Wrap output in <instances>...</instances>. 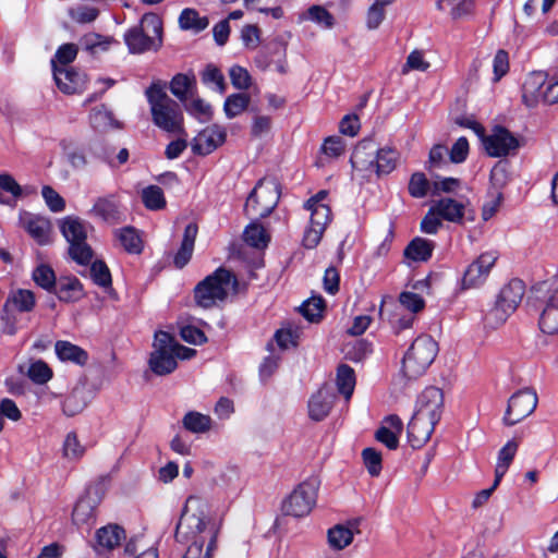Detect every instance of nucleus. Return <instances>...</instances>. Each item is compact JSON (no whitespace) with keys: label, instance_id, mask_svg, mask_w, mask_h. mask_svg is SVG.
<instances>
[{"label":"nucleus","instance_id":"f257e3e1","mask_svg":"<svg viewBox=\"0 0 558 558\" xmlns=\"http://www.w3.org/2000/svg\"><path fill=\"white\" fill-rule=\"evenodd\" d=\"M220 523L208 515V506L199 497L190 496L175 529V539L189 544L183 558H210L216 549Z\"/></svg>","mask_w":558,"mask_h":558},{"label":"nucleus","instance_id":"f03ea898","mask_svg":"<svg viewBox=\"0 0 558 558\" xmlns=\"http://www.w3.org/2000/svg\"><path fill=\"white\" fill-rule=\"evenodd\" d=\"M442 412V390L434 386L425 388L417 397L414 414L408 424V438L413 448L422 447L430 438Z\"/></svg>","mask_w":558,"mask_h":558},{"label":"nucleus","instance_id":"7ed1b4c3","mask_svg":"<svg viewBox=\"0 0 558 558\" xmlns=\"http://www.w3.org/2000/svg\"><path fill=\"white\" fill-rule=\"evenodd\" d=\"M400 153L390 146L378 147L372 138L362 140L354 148L350 158L353 170L363 178L387 175L396 168Z\"/></svg>","mask_w":558,"mask_h":558},{"label":"nucleus","instance_id":"20e7f679","mask_svg":"<svg viewBox=\"0 0 558 558\" xmlns=\"http://www.w3.org/2000/svg\"><path fill=\"white\" fill-rule=\"evenodd\" d=\"M236 277L226 268H218L194 288V300L199 307L210 308L223 302L230 292H235Z\"/></svg>","mask_w":558,"mask_h":558},{"label":"nucleus","instance_id":"39448f33","mask_svg":"<svg viewBox=\"0 0 558 558\" xmlns=\"http://www.w3.org/2000/svg\"><path fill=\"white\" fill-rule=\"evenodd\" d=\"M146 97L153 121L159 129L169 133H178L182 130L183 117L180 107L167 95L162 85L153 84L146 90Z\"/></svg>","mask_w":558,"mask_h":558},{"label":"nucleus","instance_id":"423d86ee","mask_svg":"<svg viewBox=\"0 0 558 558\" xmlns=\"http://www.w3.org/2000/svg\"><path fill=\"white\" fill-rule=\"evenodd\" d=\"M162 23L155 13H146L138 25L124 34V41L131 53L156 50L161 45Z\"/></svg>","mask_w":558,"mask_h":558},{"label":"nucleus","instance_id":"0eeeda50","mask_svg":"<svg viewBox=\"0 0 558 558\" xmlns=\"http://www.w3.org/2000/svg\"><path fill=\"white\" fill-rule=\"evenodd\" d=\"M438 353L437 342L428 335H421L411 343L402 359V373L409 379L423 375Z\"/></svg>","mask_w":558,"mask_h":558},{"label":"nucleus","instance_id":"6e6552de","mask_svg":"<svg viewBox=\"0 0 558 558\" xmlns=\"http://www.w3.org/2000/svg\"><path fill=\"white\" fill-rule=\"evenodd\" d=\"M327 191H319L304 204V208L310 211V226L305 229L303 235V245L306 248L316 247L322 236L331 221V210L326 203Z\"/></svg>","mask_w":558,"mask_h":558},{"label":"nucleus","instance_id":"1a4fd4ad","mask_svg":"<svg viewBox=\"0 0 558 558\" xmlns=\"http://www.w3.org/2000/svg\"><path fill=\"white\" fill-rule=\"evenodd\" d=\"M525 293L524 282L520 279L510 280L500 290L495 305L485 315V323L496 328L502 325L517 310Z\"/></svg>","mask_w":558,"mask_h":558},{"label":"nucleus","instance_id":"9d476101","mask_svg":"<svg viewBox=\"0 0 558 558\" xmlns=\"http://www.w3.org/2000/svg\"><path fill=\"white\" fill-rule=\"evenodd\" d=\"M88 223L77 217H65L60 223V230L69 242V254L80 265H88L93 258V251L87 244Z\"/></svg>","mask_w":558,"mask_h":558},{"label":"nucleus","instance_id":"9b49d317","mask_svg":"<svg viewBox=\"0 0 558 558\" xmlns=\"http://www.w3.org/2000/svg\"><path fill=\"white\" fill-rule=\"evenodd\" d=\"M280 198L279 186L274 179H262L248 195L244 210L252 219L269 216Z\"/></svg>","mask_w":558,"mask_h":558},{"label":"nucleus","instance_id":"f8f14e48","mask_svg":"<svg viewBox=\"0 0 558 558\" xmlns=\"http://www.w3.org/2000/svg\"><path fill=\"white\" fill-rule=\"evenodd\" d=\"M541 308L539 328L544 333H558V280L544 281L535 287Z\"/></svg>","mask_w":558,"mask_h":558},{"label":"nucleus","instance_id":"ddd939ff","mask_svg":"<svg viewBox=\"0 0 558 558\" xmlns=\"http://www.w3.org/2000/svg\"><path fill=\"white\" fill-rule=\"evenodd\" d=\"M318 482L315 478L302 482L283 501L282 510L288 515H307L316 504Z\"/></svg>","mask_w":558,"mask_h":558},{"label":"nucleus","instance_id":"4468645a","mask_svg":"<svg viewBox=\"0 0 558 558\" xmlns=\"http://www.w3.org/2000/svg\"><path fill=\"white\" fill-rule=\"evenodd\" d=\"M171 335L166 331H157L154 339V350L149 357V367L158 376L171 374L178 366L173 349L171 348Z\"/></svg>","mask_w":558,"mask_h":558},{"label":"nucleus","instance_id":"2eb2a0df","mask_svg":"<svg viewBox=\"0 0 558 558\" xmlns=\"http://www.w3.org/2000/svg\"><path fill=\"white\" fill-rule=\"evenodd\" d=\"M105 494L104 485L97 484L87 489L74 506L72 522L77 529L89 531L96 522V509L101 502Z\"/></svg>","mask_w":558,"mask_h":558},{"label":"nucleus","instance_id":"dca6fc26","mask_svg":"<svg viewBox=\"0 0 558 558\" xmlns=\"http://www.w3.org/2000/svg\"><path fill=\"white\" fill-rule=\"evenodd\" d=\"M538 398L534 390L525 388L513 393L504 415V424L513 426L531 415L537 407Z\"/></svg>","mask_w":558,"mask_h":558},{"label":"nucleus","instance_id":"f3484780","mask_svg":"<svg viewBox=\"0 0 558 558\" xmlns=\"http://www.w3.org/2000/svg\"><path fill=\"white\" fill-rule=\"evenodd\" d=\"M486 153L492 157L507 156L519 146L518 140L505 128L495 126L489 135H482Z\"/></svg>","mask_w":558,"mask_h":558},{"label":"nucleus","instance_id":"a211bd4d","mask_svg":"<svg viewBox=\"0 0 558 558\" xmlns=\"http://www.w3.org/2000/svg\"><path fill=\"white\" fill-rule=\"evenodd\" d=\"M496 260L497 254L495 252H486L481 254L465 269L462 279L463 288L470 289L482 286L486 281Z\"/></svg>","mask_w":558,"mask_h":558},{"label":"nucleus","instance_id":"6ab92c4d","mask_svg":"<svg viewBox=\"0 0 558 558\" xmlns=\"http://www.w3.org/2000/svg\"><path fill=\"white\" fill-rule=\"evenodd\" d=\"M226 138V128L219 124L209 125L194 138L193 151L199 155H208L221 146Z\"/></svg>","mask_w":558,"mask_h":558},{"label":"nucleus","instance_id":"aec40b11","mask_svg":"<svg viewBox=\"0 0 558 558\" xmlns=\"http://www.w3.org/2000/svg\"><path fill=\"white\" fill-rule=\"evenodd\" d=\"M53 77L58 88L64 94L82 93L86 86V76L72 68H60L52 62Z\"/></svg>","mask_w":558,"mask_h":558},{"label":"nucleus","instance_id":"412c9836","mask_svg":"<svg viewBox=\"0 0 558 558\" xmlns=\"http://www.w3.org/2000/svg\"><path fill=\"white\" fill-rule=\"evenodd\" d=\"M402 430V420L396 414H390L384 418L381 426L376 432L375 437L388 449L395 450L399 446V436L401 435Z\"/></svg>","mask_w":558,"mask_h":558},{"label":"nucleus","instance_id":"4be33fe9","mask_svg":"<svg viewBox=\"0 0 558 558\" xmlns=\"http://www.w3.org/2000/svg\"><path fill=\"white\" fill-rule=\"evenodd\" d=\"M21 225L38 244L45 245L49 242L51 225L48 219L24 213L21 216Z\"/></svg>","mask_w":558,"mask_h":558},{"label":"nucleus","instance_id":"5701e85b","mask_svg":"<svg viewBox=\"0 0 558 558\" xmlns=\"http://www.w3.org/2000/svg\"><path fill=\"white\" fill-rule=\"evenodd\" d=\"M335 402L333 392L327 388H320L308 400V415L313 421H323L330 412Z\"/></svg>","mask_w":558,"mask_h":558},{"label":"nucleus","instance_id":"b1692460","mask_svg":"<svg viewBox=\"0 0 558 558\" xmlns=\"http://www.w3.org/2000/svg\"><path fill=\"white\" fill-rule=\"evenodd\" d=\"M62 302L71 303L84 296L83 286L74 276H63L57 280L52 290Z\"/></svg>","mask_w":558,"mask_h":558},{"label":"nucleus","instance_id":"393cba45","mask_svg":"<svg viewBox=\"0 0 558 558\" xmlns=\"http://www.w3.org/2000/svg\"><path fill=\"white\" fill-rule=\"evenodd\" d=\"M89 215L109 223L118 222L121 217L118 203L112 195L98 197L89 210Z\"/></svg>","mask_w":558,"mask_h":558},{"label":"nucleus","instance_id":"a878e982","mask_svg":"<svg viewBox=\"0 0 558 558\" xmlns=\"http://www.w3.org/2000/svg\"><path fill=\"white\" fill-rule=\"evenodd\" d=\"M432 206L441 220L453 223H461L463 220L465 206L462 202L451 197H444L436 201Z\"/></svg>","mask_w":558,"mask_h":558},{"label":"nucleus","instance_id":"bb28decb","mask_svg":"<svg viewBox=\"0 0 558 558\" xmlns=\"http://www.w3.org/2000/svg\"><path fill=\"white\" fill-rule=\"evenodd\" d=\"M125 538L124 530L117 524H108L96 532V550H112Z\"/></svg>","mask_w":558,"mask_h":558},{"label":"nucleus","instance_id":"cd10ccee","mask_svg":"<svg viewBox=\"0 0 558 558\" xmlns=\"http://www.w3.org/2000/svg\"><path fill=\"white\" fill-rule=\"evenodd\" d=\"M170 90L180 101H186L196 93L195 75L192 72L178 73L170 82Z\"/></svg>","mask_w":558,"mask_h":558},{"label":"nucleus","instance_id":"c85d7f7f","mask_svg":"<svg viewBox=\"0 0 558 558\" xmlns=\"http://www.w3.org/2000/svg\"><path fill=\"white\" fill-rule=\"evenodd\" d=\"M197 234V226L194 223H190L185 227L182 243L177 254L174 255L173 263L177 268H183L191 259L195 239Z\"/></svg>","mask_w":558,"mask_h":558},{"label":"nucleus","instance_id":"c756f323","mask_svg":"<svg viewBox=\"0 0 558 558\" xmlns=\"http://www.w3.org/2000/svg\"><path fill=\"white\" fill-rule=\"evenodd\" d=\"M24 189L9 173H0V204L14 206L23 197Z\"/></svg>","mask_w":558,"mask_h":558},{"label":"nucleus","instance_id":"7c9ffc66","mask_svg":"<svg viewBox=\"0 0 558 558\" xmlns=\"http://www.w3.org/2000/svg\"><path fill=\"white\" fill-rule=\"evenodd\" d=\"M57 356L63 362H72L76 365H84L88 360V354L81 347L70 341L59 340L54 344Z\"/></svg>","mask_w":558,"mask_h":558},{"label":"nucleus","instance_id":"2f4dec72","mask_svg":"<svg viewBox=\"0 0 558 558\" xmlns=\"http://www.w3.org/2000/svg\"><path fill=\"white\" fill-rule=\"evenodd\" d=\"M518 442L515 440H509L507 444L499 450L497 457V463L495 468V480L494 487H497L507 473L510 464L512 463L514 456L518 451Z\"/></svg>","mask_w":558,"mask_h":558},{"label":"nucleus","instance_id":"473e14b6","mask_svg":"<svg viewBox=\"0 0 558 558\" xmlns=\"http://www.w3.org/2000/svg\"><path fill=\"white\" fill-rule=\"evenodd\" d=\"M434 248V241L417 236L407 245L404 256L413 262H426L432 257Z\"/></svg>","mask_w":558,"mask_h":558},{"label":"nucleus","instance_id":"72a5a7b5","mask_svg":"<svg viewBox=\"0 0 558 558\" xmlns=\"http://www.w3.org/2000/svg\"><path fill=\"white\" fill-rule=\"evenodd\" d=\"M120 245L131 254H140L143 250V242L136 229L124 227L114 231Z\"/></svg>","mask_w":558,"mask_h":558},{"label":"nucleus","instance_id":"f704fd0d","mask_svg":"<svg viewBox=\"0 0 558 558\" xmlns=\"http://www.w3.org/2000/svg\"><path fill=\"white\" fill-rule=\"evenodd\" d=\"M182 425L190 433L204 434L211 429L213 420L209 415L190 411L183 416Z\"/></svg>","mask_w":558,"mask_h":558},{"label":"nucleus","instance_id":"c9c22d12","mask_svg":"<svg viewBox=\"0 0 558 558\" xmlns=\"http://www.w3.org/2000/svg\"><path fill=\"white\" fill-rule=\"evenodd\" d=\"M89 119L92 126L98 131L121 128V123L114 119L113 113L105 106L95 107Z\"/></svg>","mask_w":558,"mask_h":558},{"label":"nucleus","instance_id":"e433bc0d","mask_svg":"<svg viewBox=\"0 0 558 558\" xmlns=\"http://www.w3.org/2000/svg\"><path fill=\"white\" fill-rule=\"evenodd\" d=\"M352 529L343 524H337L328 530L327 538L329 546L335 550L348 547L353 541Z\"/></svg>","mask_w":558,"mask_h":558},{"label":"nucleus","instance_id":"4c0bfd02","mask_svg":"<svg viewBox=\"0 0 558 558\" xmlns=\"http://www.w3.org/2000/svg\"><path fill=\"white\" fill-rule=\"evenodd\" d=\"M87 405L86 390L84 387H75L64 399L62 411L66 416H74Z\"/></svg>","mask_w":558,"mask_h":558},{"label":"nucleus","instance_id":"58836bf2","mask_svg":"<svg viewBox=\"0 0 558 558\" xmlns=\"http://www.w3.org/2000/svg\"><path fill=\"white\" fill-rule=\"evenodd\" d=\"M437 8L441 11L449 10L453 20H460L472 14L474 9L473 0H438Z\"/></svg>","mask_w":558,"mask_h":558},{"label":"nucleus","instance_id":"ea45409f","mask_svg":"<svg viewBox=\"0 0 558 558\" xmlns=\"http://www.w3.org/2000/svg\"><path fill=\"white\" fill-rule=\"evenodd\" d=\"M336 383L338 391L345 398V400H349L355 387V374L353 368L347 364H341L337 368Z\"/></svg>","mask_w":558,"mask_h":558},{"label":"nucleus","instance_id":"a19ab883","mask_svg":"<svg viewBox=\"0 0 558 558\" xmlns=\"http://www.w3.org/2000/svg\"><path fill=\"white\" fill-rule=\"evenodd\" d=\"M546 83V74L544 72H533L529 75L523 84V98L531 97L534 101L543 99L545 92L544 85Z\"/></svg>","mask_w":558,"mask_h":558},{"label":"nucleus","instance_id":"79ce46f5","mask_svg":"<svg viewBox=\"0 0 558 558\" xmlns=\"http://www.w3.org/2000/svg\"><path fill=\"white\" fill-rule=\"evenodd\" d=\"M185 110L201 122H207L213 117V108L204 99L199 98L195 94L183 101Z\"/></svg>","mask_w":558,"mask_h":558},{"label":"nucleus","instance_id":"37998d69","mask_svg":"<svg viewBox=\"0 0 558 558\" xmlns=\"http://www.w3.org/2000/svg\"><path fill=\"white\" fill-rule=\"evenodd\" d=\"M201 80L204 85L219 94H223L226 92L225 76L214 64L206 65L201 73Z\"/></svg>","mask_w":558,"mask_h":558},{"label":"nucleus","instance_id":"c03bdc74","mask_svg":"<svg viewBox=\"0 0 558 558\" xmlns=\"http://www.w3.org/2000/svg\"><path fill=\"white\" fill-rule=\"evenodd\" d=\"M243 239L246 244L256 248L266 247L269 241V236L267 235L264 227L256 221L250 223L245 228Z\"/></svg>","mask_w":558,"mask_h":558},{"label":"nucleus","instance_id":"a18cd8bd","mask_svg":"<svg viewBox=\"0 0 558 558\" xmlns=\"http://www.w3.org/2000/svg\"><path fill=\"white\" fill-rule=\"evenodd\" d=\"M250 97L246 94L238 93L229 95L223 104V111L228 119H233L246 110Z\"/></svg>","mask_w":558,"mask_h":558},{"label":"nucleus","instance_id":"49530a36","mask_svg":"<svg viewBox=\"0 0 558 558\" xmlns=\"http://www.w3.org/2000/svg\"><path fill=\"white\" fill-rule=\"evenodd\" d=\"M179 24L182 29L201 32L208 26V19L199 16L194 9H184L179 16Z\"/></svg>","mask_w":558,"mask_h":558},{"label":"nucleus","instance_id":"de8ad7c7","mask_svg":"<svg viewBox=\"0 0 558 558\" xmlns=\"http://www.w3.org/2000/svg\"><path fill=\"white\" fill-rule=\"evenodd\" d=\"M304 20H308L318 26L330 29L335 24L332 14L322 5H312L303 15Z\"/></svg>","mask_w":558,"mask_h":558},{"label":"nucleus","instance_id":"09e8293b","mask_svg":"<svg viewBox=\"0 0 558 558\" xmlns=\"http://www.w3.org/2000/svg\"><path fill=\"white\" fill-rule=\"evenodd\" d=\"M33 280L40 288L51 292L57 283V278L52 268L48 265L40 264L33 270Z\"/></svg>","mask_w":558,"mask_h":558},{"label":"nucleus","instance_id":"8fccbe9b","mask_svg":"<svg viewBox=\"0 0 558 558\" xmlns=\"http://www.w3.org/2000/svg\"><path fill=\"white\" fill-rule=\"evenodd\" d=\"M68 14L72 21L78 24H87L94 22L98 15L99 10L88 4H77L68 10Z\"/></svg>","mask_w":558,"mask_h":558},{"label":"nucleus","instance_id":"3c124183","mask_svg":"<svg viewBox=\"0 0 558 558\" xmlns=\"http://www.w3.org/2000/svg\"><path fill=\"white\" fill-rule=\"evenodd\" d=\"M142 201L146 208L159 210L165 207L166 199L161 187L149 185L142 191Z\"/></svg>","mask_w":558,"mask_h":558},{"label":"nucleus","instance_id":"603ef678","mask_svg":"<svg viewBox=\"0 0 558 558\" xmlns=\"http://www.w3.org/2000/svg\"><path fill=\"white\" fill-rule=\"evenodd\" d=\"M100 151V144L94 143L89 144L88 147L84 148H75L74 150L68 151V160L70 163L77 169H81L87 165V157H94V151Z\"/></svg>","mask_w":558,"mask_h":558},{"label":"nucleus","instance_id":"864d4df0","mask_svg":"<svg viewBox=\"0 0 558 558\" xmlns=\"http://www.w3.org/2000/svg\"><path fill=\"white\" fill-rule=\"evenodd\" d=\"M430 183L423 172H414L409 181V193L412 197L423 198L428 194Z\"/></svg>","mask_w":558,"mask_h":558},{"label":"nucleus","instance_id":"5fc2aeb1","mask_svg":"<svg viewBox=\"0 0 558 558\" xmlns=\"http://www.w3.org/2000/svg\"><path fill=\"white\" fill-rule=\"evenodd\" d=\"M324 307H325L324 300L320 296H317V298L314 296V298H311L307 301H305L301 305L300 311L308 322L314 323V322H317L322 317Z\"/></svg>","mask_w":558,"mask_h":558},{"label":"nucleus","instance_id":"6e6d98bb","mask_svg":"<svg viewBox=\"0 0 558 558\" xmlns=\"http://www.w3.org/2000/svg\"><path fill=\"white\" fill-rule=\"evenodd\" d=\"M364 465L371 476H378L381 472V454L374 448H365L362 451Z\"/></svg>","mask_w":558,"mask_h":558},{"label":"nucleus","instance_id":"4d7b16f0","mask_svg":"<svg viewBox=\"0 0 558 558\" xmlns=\"http://www.w3.org/2000/svg\"><path fill=\"white\" fill-rule=\"evenodd\" d=\"M27 376L36 384H46L52 376L50 367L44 361L33 362L27 371Z\"/></svg>","mask_w":558,"mask_h":558},{"label":"nucleus","instance_id":"13d9d810","mask_svg":"<svg viewBox=\"0 0 558 558\" xmlns=\"http://www.w3.org/2000/svg\"><path fill=\"white\" fill-rule=\"evenodd\" d=\"M399 302L401 306L411 312L412 314H416L421 312L425 307L424 299L412 291H403L399 295Z\"/></svg>","mask_w":558,"mask_h":558},{"label":"nucleus","instance_id":"bf43d9fd","mask_svg":"<svg viewBox=\"0 0 558 558\" xmlns=\"http://www.w3.org/2000/svg\"><path fill=\"white\" fill-rule=\"evenodd\" d=\"M90 277L93 281L102 288L111 286V275L107 265L101 260H95L90 265Z\"/></svg>","mask_w":558,"mask_h":558},{"label":"nucleus","instance_id":"052dcab7","mask_svg":"<svg viewBox=\"0 0 558 558\" xmlns=\"http://www.w3.org/2000/svg\"><path fill=\"white\" fill-rule=\"evenodd\" d=\"M77 51L78 49L76 45L63 44L58 48L51 63L54 62V64L60 68H68V65L75 60Z\"/></svg>","mask_w":558,"mask_h":558},{"label":"nucleus","instance_id":"680f3d73","mask_svg":"<svg viewBox=\"0 0 558 558\" xmlns=\"http://www.w3.org/2000/svg\"><path fill=\"white\" fill-rule=\"evenodd\" d=\"M43 198L52 213H61L65 208L64 198L51 186L45 185L41 190Z\"/></svg>","mask_w":558,"mask_h":558},{"label":"nucleus","instance_id":"e2e57ef3","mask_svg":"<svg viewBox=\"0 0 558 558\" xmlns=\"http://www.w3.org/2000/svg\"><path fill=\"white\" fill-rule=\"evenodd\" d=\"M10 301L20 312H29L35 305V296L29 290L21 289L14 292Z\"/></svg>","mask_w":558,"mask_h":558},{"label":"nucleus","instance_id":"0e129e2a","mask_svg":"<svg viewBox=\"0 0 558 558\" xmlns=\"http://www.w3.org/2000/svg\"><path fill=\"white\" fill-rule=\"evenodd\" d=\"M217 484L227 490H236L240 487V473L234 466H228L221 471Z\"/></svg>","mask_w":558,"mask_h":558},{"label":"nucleus","instance_id":"69168bd1","mask_svg":"<svg viewBox=\"0 0 558 558\" xmlns=\"http://www.w3.org/2000/svg\"><path fill=\"white\" fill-rule=\"evenodd\" d=\"M63 452L68 459L76 460L84 454V447L74 433H69L64 439Z\"/></svg>","mask_w":558,"mask_h":558},{"label":"nucleus","instance_id":"338daca9","mask_svg":"<svg viewBox=\"0 0 558 558\" xmlns=\"http://www.w3.org/2000/svg\"><path fill=\"white\" fill-rule=\"evenodd\" d=\"M441 221L439 215L434 210V207L430 206L421 221V231L426 234H436L442 226Z\"/></svg>","mask_w":558,"mask_h":558},{"label":"nucleus","instance_id":"774afa93","mask_svg":"<svg viewBox=\"0 0 558 558\" xmlns=\"http://www.w3.org/2000/svg\"><path fill=\"white\" fill-rule=\"evenodd\" d=\"M232 85L238 89H247L251 86L248 71L240 65H233L229 71Z\"/></svg>","mask_w":558,"mask_h":558}]
</instances>
